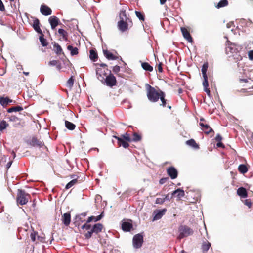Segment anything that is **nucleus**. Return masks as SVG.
<instances>
[{
    "mask_svg": "<svg viewBox=\"0 0 253 253\" xmlns=\"http://www.w3.org/2000/svg\"><path fill=\"white\" fill-rule=\"evenodd\" d=\"M211 246V244L207 240L204 241L201 245V249L203 253H206L210 247Z\"/></svg>",
    "mask_w": 253,
    "mask_h": 253,
    "instance_id": "obj_21",
    "label": "nucleus"
},
{
    "mask_svg": "<svg viewBox=\"0 0 253 253\" xmlns=\"http://www.w3.org/2000/svg\"><path fill=\"white\" fill-rule=\"evenodd\" d=\"M95 65L99 66L96 69L97 78L101 82H103L105 77L108 75L107 72L109 73V71H111L108 70V66L106 64L101 63L99 64L97 63Z\"/></svg>",
    "mask_w": 253,
    "mask_h": 253,
    "instance_id": "obj_3",
    "label": "nucleus"
},
{
    "mask_svg": "<svg viewBox=\"0 0 253 253\" xmlns=\"http://www.w3.org/2000/svg\"><path fill=\"white\" fill-rule=\"evenodd\" d=\"M89 57L92 61H95L98 58L97 52L93 49L90 50Z\"/></svg>",
    "mask_w": 253,
    "mask_h": 253,
    "instance_id": "obj_36",
    "label": "nucleus"
},
{
    "mask_svg": "<svg viewBox=\"0 0 253 253\" xmlns=\"http://www.w3.org/2000/svg\"><path fill=\"white\" fill-rule=\"evenodd\" d=\"M228 4V1L227 0H221L217 6H216L217 8L225 7Z\"/></svg>",
    "mask_w": 253,
    "mask_h": 253,
    "instance_id": "obj_41",
    "label": "nucleus"
},
{
    "mask_svg": "<svg viewBox=\"0 0 253 253\" xmlns=\"http://www.w3.org/2000/svg\"><path fill=\"white\" fill-rule=\"evenodd\" d=\"M238 170L240 173L244 174L248 171V168L246 165L241 164L238 167Z\"/></svg>",
    "mask_w": 253,
    "mask_h": 253,
    "instance_id": "obj_39",
    "label": "nucleus"
},
{
    "mask_svg": "<svg viewBox=\"0 0 253 253\" xmlns=\"http://www.w3.org/2000/svg\"><path fill=\"white\" fill-rule=\"evenodd\" d=\"M103 216V212L101 213L97 217H95L94 216H91L89 217L87 220V223H90L92 221L95 222L98 221L100 220Z\"/></svg>",
    "mask_w": 253,
    "mask_h": 253,
    "instance_id": "obj_26",
    "label": "nucleus"
},
{
    "mask_svg": "<svg viewBox=\"0 0 253 253\" xmlns=\"http://www.w3.org/2000/svg\"><path fill=\"white\" fill-rule=\"evenodd\" d=\"M48 21L52 29H54L59 24V19L55 16H50Z\"/></svg>",
    "mask_w": 253,
    "mask_h": 253,
    "instance_id": "obj_14",
    "label": "nucleus"
},
{
    "mask_svg": "<svg viewBox=\"0 0 253 253\" xmlns=\"http://www.w3.org/2000/svg\"><path fill=\"white\" fill-rule=\"evenodd\" d=\"M36 234L35 232L31 233L30 234V238H31V240L34 242L35 241V240H36Z\"/></svg>",
    "mask_w": 253,
    "mask_h": 253,
    "instance_id": "obj_58",
    "label": "nucleus"
},
{
    "mask_svg": "<svg viewBox=\"0 0 253 253\" xmlns=\"http://www.w3.org/2000/svg\"><path fill=\"white\" fill-rule=\"evenodd\" d=\"M208 63L207 62L204 63L202 66L201 71L203 75V77L208 76L207 75V71L208 68Z\"/></svg>",
    "mask_w": 253,
    "mask_h": 253,
    "instance_id": "obj_38",
    "label": "nucleus"
},
{
    "mask_svg": "<svg viewBox=\"0 0 253 253\" xmlns=\"http://www.w3.org/2000/svg\"><path fill=\"white\" fill-rule=\"evenodd\" d=\"M186 143L188 145H189L195 149H199V145L196 143V141L193 139H191L190 140H187L186 142Z\"/></svg>",
    "mask_w": 253,
    "mask_h": 253,
    "instance_id": "obj_28",
    "label": "nucleus"
},
{
    "mask_svg": "<svg viewBox=\"0 0 253 253\" xmlns=\"http://www.w3.org/2000/svg\"><path fill=\"white\" fill-rule=\"evenodd\" d=\"M113 72L115 74H117L120 71V67L118 65H116L113 68Z\"/></svg>",
    "mask_w": 253,
    "mask_h": 253,
    "instance_id": "obj_53",
    "label": "nucleus"
},
{
    "mask_svg": "<svg viewBox=\"0 0 253 253\" xmlns=\"http://www.w3.org/2000/svg\"><path fill=\"white\" fill-rule=\"evenodd\" d=\"M132 228V224L128 222H124L122 224V229L124 231H130Z\"/></svg>",
    "mask_w": 253,
    "mask_h": 253,
    "instance_id": "obj_20",
    "label": "nucleus"
},
{
    "mask_svg": "<svg viewBox=\"0 0 253 253\" xmlns=\"http://www.w3.org/2000/svg\"><path fill=\"white\" fill-rule=\"evenodd\" d=\"M248 56L250 60H253V50H250L249 51Z\"/></svg>",
    "mask_w": 253,
    "mask_h": 253,
    "instance_id": "obj_59",
    "label": "nucleus"
},
{
    "mask_svg": "<svg viewBox=\"0 0 253 253\" xmlns=\"http://www.w3.org/2000/svg\"><path fill=\"white\" fill-rule=\"evenodd\" d=\"M204 81L203 82V85L204 86V88H208L209 86V84L208 81V76L203 77Z\"/></svg>",
    "mask_w": 253,
    "mask_h": 253,
    "instance_id": "obj_50",
    "label": "nucleus"
},
{
    "mask_svg": "<svg viewBox=\"0 0 253 253\" xmlns=\"http://www.w3.org/2000/svg\"><path fill=\"white\" fill-rule=\"evenodd\" d=\"M23 110V108L22 107L20 106H15L12 107L11 108H9L7 109V112L8 113H12L13 112H19L22 111Z\"/></svg>",
    "mask_w": 253,
    "mask_h": 253,
    "instance_id": "obj_31",
    "label": "nucleus"
},
{
    "mask_svg": "<svg viewBox=\"0 0 253 253\" xmlns=\"http://www.w3.org/2000/svg\"><path fill=\"white\" fill-rule=\"evenodd\" d=\"M120 137L123 138L124 139L126 140V141L127 142H131V138H130L129 134L127 132H126L124 134L121 135Z\"/></svg>",
    "mask_w": 253,
    "mask_h": 253,
    "instance_id": "obj_45",
    "label": "nucleus"
},
{
    "mask_svg": "<svg viewBox=\"0 0 253 253\" xmlns=\"http://www.w3.org/2000/svg\"><path fill=\"white\" fill-rule=\"evenodd\" d=\"M163 199H164V201L165 202L166 200H170V198L169 197V194H167L166 195H165V197L163 198Z\"/></svg>",
    "mask_w": 253,
    "mask_h": 253,
    "instance_id": "obj_64",
    "label": "nucleus"
},
{
    "mask_svg": "<svg viewBox=\"0 0 253 253\" xmlns=\"http://www.w3.org/2000/svg\"><path fill=\"white\" fill-rule=\"evenodd\" d=\"M204 91L206 92L207 95L209 96H210L211 93H210V90L209 88H205L204 89Z\"/></svg>",
    "mask_w": 253,
    "mask_h": 253,
    "instance_id": "obj_63",
    "label": "nucleus"
},
{
    "mask_svg": "<svg viewBox=\"0 0 253 253\" xmlns=\"http://www.w3.org/2000/svg\"><path fill=\"white\" fill-rule=\"evenodd\" d=\"M58 32L62 37L63 40L65 41L68 40V33L67 31L63 29H59Z\"/></svg>",
    "mask_w": 253,
    "mask_h": 253,
    "instance_id": "obj_33",
    "label": "nucleus"
},
{
    "mask_svg": "<svg viewBox=\"0 0 253 253\" xmlns=\"http://www.w3.org/2000/svg\"><path fill=\"white\" fill-rule=\"evenodd\" d=\"M143 242V236L140 234L135 235L133 238V245L135 248H140Z\"/></svg>",
    "mask_w": 253,
    "mask_h": 253,
    "instance_id": "obj_9",
    "label": "nucleus"
},
{
    "mask_svg": "<svg viewBox=\"0 0 253 253\" xmlns=\"http://www.w3.org/2000/svg\"><path fill=\"white\" fill-rule=\"evenodd\" d=\"M226 42L225 52L227 54L236 53L241 49L240 45L233 43L229 41H227Z\"/></svg>",
    "mask_w": 253,
    "mask_h": 253,
    "instance_id": "obj_6",
    "label": "nucleus"
},
{
    "mask_svg": "<svg viewBox=\"0 0 253 253\" xmlns=\"http://www.w3.org/2000/svg\"><path fill=\"white\" fill-rule=\"evenodd\" d=\"M102 83H105L107 86L112 87L116 85L117 80L116 77L111 73V72L109 71V75L105 77Z\"/></svg>",
    "mask_w": 253,
    "mask_h": 253,
    "instance_id": "obj_8",
    "label": "nucleus"
},
{
    "mask_svg": "<svg viewBox=\"0 0 253 253\" xmlns=\"http://www.w3.org/2000/svg\"><path fill=\"white\" fill-rule=\"evenodd\" d=\"M41 13L45 16L50 15L52 13V10L50 8L45 5H42L40 8Z\"/></svg>",
    "mask_w": 253,
    "mask_h": 253,
    "instance_id": "obj_15",
    "label": "nucleus"
},
{
    "mask_svg": "<svg viewBox=\"0 0 253 253\" xmlns=\"http://www.w3.org/2000/svg\"><path fill=\"white\" fill-rule=\"evenodd\" d=\"M161 95L159 99H160L162 104H160L161 106L165 107L166 106L167 104V100L165 99V93L163 91H161Z\"/></svg>",
    "mask_w": 253,
    "mask_h": 253,
    "instance_id": "obj_35",
    "label": "nucleus"
},
{
    "mask_svg": "<svg viewBox=\"0 0 253 253\" xmlns=\"http://www.w3.org/2000/svg\"><path fill=\"white\" fill-rule=\"evenodd\" d=\"M65 126L69 130H73L75 128L76 125L68 121H65Z\"/></svg>",
    "mask_w": 253,
    "mask_h": 253,
    "instance_id": "obj_37",
    "label": "nucleus"
},
{
    "mask_svg": "<svg viewBox=\"0 0 253 253\" xmlns=\"http://www.w3.org/2000/svg\"><path fill=\"white\" fill-rule=\"evenodd\" d=\"M104 56L107 58L108 60H116L118 57L114 56L111 52L108 50H104L103 51Z\"/></svg>",
    "mask_w": 253,
    "mask_h": 253,
    "instance_id": "obj_25",
    "label": "nucleus"
},
{
    "mask_svg": "<svg viewBox=\"0 0 253 253\" xmlns=\"http://www.w3.org/2000/svg\"><path fill=\"white\" fill-rule=\"evenodd\" d=\"M167 174L172 179H174L177 178L178 172L177 169L173 167H169L167 169Z\"/></svg>",
    "mask_w": 253,
    "mask_h": 253,
    "instance_id": "obj_11",
    "label": "nucleus"
},
{
    "mask_svg": "<svg viewBox=\"0 0 253 253\" xmlns=\"http://www.w3.org/2000/svg\"><path fill=\"white\" fill-rule=\"evenodd\" d=\"M205 120L203 118L200 119L199 125L201 126L202 130L206 134H209L211 133H212V136H213L214 133L213 130L208 124H204L203 122Z\"/></svg>",
    "mask_w": 253,
    "mask_h": 253,
    "instance_id": "obj_10",
    "label": "nucleus"
},
{
    "mask_svg": "<svg viewBox=\"0 0 253 253\" xmlns=\"http://www.w3.org/2000/svg\"><path fill=\"white\" fill-rule=\"evenodd\" d=\"M31 196L23 190L18 189L17 195V202L20 205H25L30 199Z\"/></svg>",
    "mask_w": 253,
    "mask_h": 253,
    "instance_id": "obj_4",
    "label": "nucleus"
},
{
    "mask_svg": "<svg viewBox=\"0 0 253 253\" xmlns=\"http://www.w3.org/2000/svg\"><path fill=\"white\" fill-rule=\"evenodd\" d=\"M40 23L39 20L37 18H35L33 21L32 27L38 33L42 34V32L40 28Z\"/></svg>",
    "mask_w": 253,
    "mask_h": 253,
    "instance_id": "obj_17",
    "label": "nucleus"
},
{
    "mask_svg": "<svg viewBox=\"0 0 253 253\" xmlns=\"http://www.w3.org/2000/svg\"><path fill=\"white\" fill-rule=\"evenodd\" d=\"M53 50L57 55H60L61 54H64V52H63V50L61 47V46L57 43H55L53 44Z\"/></svg>",
    "mask_w": 253,
    "mask_h": 253,
    "instance_id": "obj_23",
    "label": "nucleus"
},
{
    "mask_svg": "<svg viewBox=\"0 0 253 253\" xmlns=\"http://www.w3.org/2000/svg\"><path fill=\"white\" fill-rule=\"evenodd\" d=\"M5 7L1 0H0V11H5Z\"/></svg>",
    "mask_w": 253,
    "mask_h": 253,
    "instance_id": "obj_60",
    "label": "nucleus"
},
{
    "mask_svg": "<svg viewBox=\"0 0 253 253\" xmlns=\"http://www.w3.org/2000/svg\"><path fill=\"white\" fill-rule=\"evenodd\" d=\"M93 228L95 231V234H97L102 231L103 226L101 223H97L93 226Z\"/></svg>",
    "mask_w": 253,
    "mask_h": 253,
    "instance_id": "obj_27",
    "label": "nucleus"
},
{
    "mask_svg": "<svg viewBox=\"0 0 253 253\" xmlns=\"http://www.w3.org/2000/svg\"><path fill=\"white\" fill-rule=\"evenodd\" d=\"M87 223V222L81 226L82 229H85L86 230H89L91 228V225Z\"/></svg>",
    "mask_w": 253,
    "mask_h": 253,
    "instance_id": "obj_51",
    "label": "nucleus"
},
{
    "mask_svg": "<svg viewBox=\"0 0 253 253\" xmlns=\"http://www.w3.org/2000/svg\"><path fill=\"white\" fill-rule=\"evenodd\" d=\"M9 126V124L4 120L0 122V131H2L6 129Z\"/></svg>",
    "mask_w": 253,
    "mask_h": 253,
    "instance_id": "obj_43",
    "label": "nucleus"
},
{
    "mask_svg": "<svg viewBox=\"0 0 253 253\" xmlns=\"http://www.w3.org/2000/svg\"><path fill=\"white\" fill-rule=\"evenodd\" d=\"M78 182V179L75 178L67 184V185H66L65 188L66 189H68L70 188L71 187H72L74 185H75L76 184H77Z\"/></svg>",
    "mask_w": 253,
    "mask_h": 253,
    "instance_id": "obj_42",
    "label": "nucleus"
},
{
    "mask_svg": "<svg viewBox=\"0 0 253 253\" xmlns=\"http://www.w3.org/2000/svg\"><path fill=\"white\" fill-rule=\"evenodd\" d=\"M67 49L70 51V53L72 56L76 55L79 53L78 49L77 47H74L72 45H68Z\"/></svg>",
    "mask_w": 253,
    "mask_h": 253,
    "instance_id": "obj_29",
    "label": "nucleus"
},
{
    "mask_svg": "<svg viewBox=\"0 0 253 253\" xmlns=\"http://www.w3.org/2000/svg\"><path fill=\"white\" fill-rule=\"evenodd\" d=\"M216 146L217 147H221L222 148H225L224 145L221 142V141L217 142Z\"/></svg>",
    "mask_w": 253,
    "mask_h": 253,
    "instance_id": "obj_62",
    "label": "nucleus"
},
{
    "mask_svg": "<svg viewBox=\"0 0 253 253\" xmlns=\"http://www.w3.org/2000/svg\"><path fill=\"white\" fill-rule=\"evenodd\" d=\"M71 216L69 212L64 213L62 216V222L65 226H69L71 222Z\"/></svg>",
    "mask_w": 253,
    "mask_h": 253,
    "instance_id": "obj_18",
    "label": "nucleus"
},
{
    "mask_svg": "<svg viewBox=\"0 0 253 253\" xmlns=\"http://www.w3.org/2000/svg\"><path fill=\"white\" fill-rule=\"evenodd\" d=\"M181 31L182 33V35L184 37V38L188 42H192V38L191 36L189 31L187 30V29L185 27H181Z\"/></svg>",
    "mask_w": 253,
    "mask_h": 253,
    "instance_id": "obj_16",
    "label": "nucleus"
},
{
    "mask_svg": "<svg viewBox=\"0 0 253 253\" xmlns=\"http://www.w3.org/2000/svg\"><path fill=\"white\" fill-rule=\"evenodd\" d=\"M141 66L142 68L146 71L151 72L153 70V67L147 62L142 63Z\"/></svg>",
    "mask_w": 253,
    "mask_h": 253,
    "instance_id": "obj_34",
    "label": "nucleus"
},
{
    "mask_svg": "<svg viewBox=\"0 0 253 253\" xmlns=\"http://www.w3.org/2000/svg\"><path fill=\"white\" fill-rule=\"evenodd\" d=\"M184 191L180 188H178L177 189L174 190L172 193V196L175 195V196L177 197V200H181V198L184 197Z\"/></svg>",
    "mask_w": 253,
    "mask_h": 253,
    "instance_id": "obj_19",
    "label": "nucleus"
},
{
    "mask_svg": "<svg viewBox=\"0 0 253 253\" xmlns=\"http://www.w3.org/2000/svg\"><path fill=\"white\" fill-rule=\"evenodd\" d=\"M167 211L166 209L162 210H157L154 211L153 214H155L153 221L161 219Z\"/></svg>",
    "mask_w": 253,
    "mask_h": 253,
    "instance_id": "obj_13",
    "label": "nucleus"
},
{
    "mask_svg": "<svg viewBox=\"0 0 253 253\" xmlns=\"http://www.w3.org/2000/svg\"><path fill=\"white\" fill-rule=\"evenodd\" d=\"M31 145L33 146L41 147L43 145V142L39 140L36 137H33L30 142Z\"/></svg>",
    "mask_w": 253,
    "mask_h": 253,
    "instance_id": "obj_24",
    "label": "nucleus"
},
{
    "mask_svg": "<svg viewBox=\"0 0 253 253\" xmlns=\"http://www.w3.org/2000/svg\"><path fill=\"white\" fill-rule=\"evenodd\" d=\"M237 194L242 198H246L248 196L247 191L244 187H240L237 189Z\"/></svg>",
    "mask_w": 253,
    "mask_h": 253,
    "instance_id": "obj_22",
    "label": "nucleus"
},
{
    "mask_svg": "<svg viewBox=\"0 0 253 253\" xmlns=\"http://www.w3.org/2000/svg\"><path fill=\"white\" fill-rule=\"evenodd\" d=\"M215 139L217 142H221L222 140V137L219 134H218L216 135Z\"/></svg>",
    "mask_w": 253,
    "mask_h": 253,
    "instance_id": "obj_57",
    "label": "nucleus"
},
{
    "mask_svg": "<svg viewBox=\"0 0 253 253\" xmlns=\"http://www.w3.org/2000/svg\"><path fill=\"white\" fill-rule=\"evenodd\" d=\"M84 221V217L81 216L80 215H78L75 217V224H76V226H79L81 225V223Z\"/></svg>",
    "mask_w": 253,
    "mask_h": 253,
    "instance_id": "obj_32",
    "label": "nucleus"
},
{
    "mask_svg": "<svg viewBox=\"0 0 253 253\" xmlns=\"http://www.w3.org/2000/svg\"><path fill=\"white\" fill-rule=\"evenodd\" d=\"M135 14L136 16L142 21H144L145 20V16L143 13H142L141 12L135 11Z\"/></svg>",
    "mask_w": 253,
    "mask_h": 253,
    "instance_id": "obj_47",
    "label": "nucleus"
},
{
    "mask_svg": "<svg viewBox=\"0 0 253 253\" xmlns=\"http://www.w3.org/2000/svg\"><path fill=\"white\" fill-rule=\"evenodd\" d=\"M74 84V79L73 77H71L67 81V86L70 88H71Z\"/></svg>",
    "mask_w": 253,
    "mask_h": 253,
    "instance_id": "obj_49",
    "label": "nucleus"
},
{
    "mask_svg": "<svg viewBox=\"0 0 253 253\" xmlns=\"http://www.w3.org/2000/svg\"><path fill=\"white\" fill-rule=\"evenodd\" d=\"M239 82L240 83H246L245 85H243L246 87V88L242 89L241 91L243 92L250 93V94H253V84H252V83H253V81L250 79H240Z\"/></svg>",
    "mask_w": 253,
    "mask_h": 253,
    "instance_id": "obj_7",
    "label": "nucleus"
},
{
    "mask_svg": "<svg viewBox=\"0 0 253 253\" xmlns=\"http://www.w3.org/2000/svg\"><path fill=\"white\" fill-rule=\"evenodd\" d=\"M59 61L58 60H52V61H50L48 64L50 66H55L58 63H59Z\"/></svg>",
    "mask_w": 253,
    "mask_h": 253,
    "instance_id": "obj_56",
    "label": "nucleus"
},
{
    "mask_svg": "<svg viewBox=\"0 0 253 253\" xmlns=\"http://www.w3.org/2000/svg\"><path fill=\"white\" fill-rule=\"evenodd\" d=\"M147 96L149 100L152 102H157L161 95L160 89L157 90L154 87L151 86L149 84H146Z\"/></svg>",
    "mask_w": 253,
    "mask_h": 253,
    "instance_id": "obj_2",
    "label": "nucleus"
},
{
    "mask_svg": "<svg viewBox=\"0 0 253 253\" xmlns=\"http://www.w3.org/2000/svg\"><path fill=\"white\" fill-rule=\"evenodd\" d=\"M0 104L3 107H5L7 105V100H6V97L4 98L3 97H0Z\"/></svg>",
    "mask_w": 253,
    "mask_h": 253,
    "instance_id": "obj_46",
    "label": "nucleus"
},
{
    "mask_svg": "<svg viewBox=\"0 0 253 253\" xmlns=\"http://www.w3.org/2000/svg\"><path fill=\"white\" fill-rule=\"evenodd\" d=\"M113 137L117 140L118 147L122 146L124 148H127L129 146V144L128 143V142L126 141V140L122 137L117 136H113Z\"/></svg>",
    "mask_w": 253,
    "mask_h": 253,
    "instance_id": "obj_12",
    "label": "nucleus"
},
{
    "mask_svg": "<svg viewBox=\"0 0 253 253\" xmlns=\"http://www.w3.org/2000/svg\"><path fill=\"white\" fill-rule=\"evenodd\" d=\"M244 204L248 207L249 208H251L252 206V203L251 202V200L250 199H246L243 201Z\"/></svg>",
    "mask_w": 253,
    "mask_h": 253,
    "instance_id": "obj_48",
    "label": "nucleus"
},
{
    "mask_svg": "<svg viewBox=\"0 0 253 253\" xmlns=\"http://www.w3.org/2000/svg\"><path fill=\"white\" fill-rule=\"evenodd\" d=\"M165 202L164 199L163 198H157L155 201L156 204H160L162 205Z\"/></svg>",
    "mask_w": 253,
    "mask_h": 253,
    "instance_id": "obj_52",
    "label": "nucleus"
},
{
    "mask_svg": "<svg viewBox=\"0 0 253 253\" xmlns=\"http://www.w3.org/2000/svg\"><path fill=\"white\" fill-rule=\"evenodd\" d=\"M40 34L39 40H40V42H41V44L43 46H47L48 45V42H47L46 39H45L44 38V35H43V33L42 32V34Z\"/></svg>",
    "mask_w": 253,
    "mask_h": 253,
    "instance_id": "obj_30",
    "label": "nucleus"
},
{
    "mask_svg": "<svg viewBox=\"0 0 253 253\" xmlns=\"http://www.w3.org/2000/svg\"><path fill=\"white\" fill-rule=\"evenodd\" d=\"M168 180H169L168 177L162 178L160 179V180H159V183L160 184H163L165 183L166 182H167Z\"/></svg>",
    "mask_w": 253,
    "mask_h": 253,
    "instance_id": "obj_55",
    "label": "nucleus"
},
{
    "mask_svg": "<svg viewBox=\"0 0 253 253\" xmlns=\"http://www.w3.org/2000/svg\"><path fill=\"white\" fill-rule=\"evenodd\" d=\"M179 234L178 236L179 239L192 235L193 234V230L189 226L186 225H181L178 227Z\"/></svg>",
    "mask_w": 253,
    "mask_h": 253,
    "instance_id": "obj_5",
    "label": "nucleus"
},
{
    "mask_svg": "<svg viewBox=\"0 0 253 253\" xmlns=\"http://www.w3.org/2000/svg\"><path fill=\"white\" fill-rule=\"evenodd\" d=\"M93 233H95V231L93 229V228L92 227L90 231H88L87 232L84 234V237L85 239H89V238H90Z\"/></svg>",
    "mask_w": 253,
    "mask_h": 253,
    "instance_id": "obj_44",
    "label": "nucleus"
},
{
    "mask_svg": "<svg viewBox=\"0 0 253 253\" xmlns=\"http://www.w3.org/2000/svg\"><path fill=\"white\" fill-rule=\"evenodd\" d=\"M10 121H17L19 120V119L18 117L15 116H11L9 118Z\"/></svg>",
    "mask_w": 253,
    "mask_h": 253,
    "instance_id": "obj_61",
    "label": "nucleus"
},
{
    "mask_svg": "<svg viewBox=\"0 0 253 253\" xmlns=\"http://www.w3.org/2000/svg\"><path fill=\"white\" fill-rule=\"evenodd\" d=\"M119 18L120 20L118 22L117 26L121 32H125L132 27V21L131 18L126 16V10H121Z\"/></svg>",
    "mask_w": 253,
    "mask_h": 253,
    "instance_id": "obj_1",
    "label": "nucleus"
},
{
    "mask_svg": "<svg viewBox=\"0 0 253 253\" xmlns=\"http://www.w3.org/2000/svg\"><path fill=\"white\" fill-rule=\"evenodd\" d=\"M142 139V136L136 132H134L133 134V137L131 139V141L138 142L141 141Z\"/></svg>",
    "mask_w": 253,
    "mask_h": 253,
    "instance_id": "obj_40",
    "label": "nucleus"
},
{
    "mask_svg": "<svg viewBox=\"0 0 253 253\" xmlns=\"http://www.w3.org/2000/svg\"><path fill=\"white\" fill-rule=\"evenodd\" d=\"M162 63L160 62L158 65L157 66L156 68H157V70L160 72L162 73L163 72V68H162Z\"/></svg>",
    "mask_w": 253,
    "mask_h": 253,
    "instance_id": "obj_54",
    "label": "nucleus"
}]
</instances>
